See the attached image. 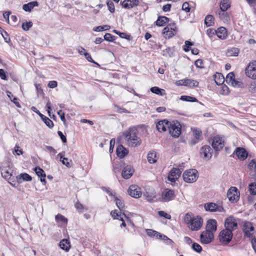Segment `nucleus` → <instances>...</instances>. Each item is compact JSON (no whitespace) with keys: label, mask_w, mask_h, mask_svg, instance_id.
<instances>
[{"label":"nucleus","mask_w":256,"mask_h":256,"mask_svg":"<svg viewBox=\"0 0 256 256\" xmlns=\"http://www.w3.org/2000/svg\"><path fill=\"white\" fill-rule=\"evenodd\" d=\"M184 222L192 231H197L202 227L203 224L202 218L199 216H192V214L186 213L184 218Z\"/></svg>","instance_id":"1"},{"label":"nucleus","mask_w":256,"mask_h":256,"mask_svg":"<svg viewBox=\"0 0 256 256\" xmlns=\"http://www.w3.org/2000/svg\"><path fill=\"white\" fill-rule=\"evenodd\" d=\"M122 135L129 145L135 147L140 145L141 140L138 136V130L136 127L130 128L128 130L123 132Z\"/></svg>","instance_id":"2"},{"label":"nucleus","mask_w":256,"mask_h":256,"mask_svg":"<svg viewBox=\"0 0 256 256\" xmlns=\"http://www.w3.org/2000/svg\"><path fill=\"white\" fill-rule=\"evenodd\" d=\"M198 176V172L196 169L186 170L182 174L184 180L188 183L195 182L197 180Z\"/></svg>","instance_id":"3"},{"label":"nucleus","mask_w":256,"mask_h":256,"mask_svg":"<svg viewBox=\"0 0 256 256\" xmlns=\"http://www.w3.org/2000/svg\"><path fill=\"white\" fill-rule=\"evenodd\" d=\"M244 71L246 76L256 80V60L250 62L245 68Z\"/></svg>","instance_id":"4"},{"label":"nucleus","mask_w":256,"mask_h":256,"mask_svg":"<svg viewBox=\"0 0 256 256\" xmlns=\"http://www.w3.org/2000/svg\"><path fill=\"white\" fill-rule=\"evenodd\" d=\"M169 133L172 137L178 138L181 134L182 126L180 122H170V126L168 127Z\"/></svg>","instance_id":"5"},{"label":"nucleus","mask_w":256,"mask_h":256,"mask_svg":"<svg viewBox=\"0 0 256 256\" xmlns=\"http://www.w3.org/2000/svg\"><path fill=\"white\" fill-rule=\"evenodd\" d=\"M232 236V232L230 230H228V229L222 230L220 232L218 236L220 241L225 244H228L230 242Z\"/></svg>","instance_id":"6"},{"label":"nucleus","mask_w":256,"mask_h":256,"mask_svg":"<svg viewBox=\"0 0 256 256\" xmlns=\"http://www.w3.org/2000/svg\"><path fill=\"white\" fill-rule=\"evenodd\" d=\"M176 27L174 23L168 24L162 30L164 38L168 39L172 38L176 34Z\"/></svg>","instance_id":"7"},{"label":"nucleus","mask_w":256,"mask_h":256,"mask_svg":"<svg viewBox=\"0 0 256 256\" xmlns=\"http://www.w3.org/2000/svg\"><path fill=\"white\" fill-rule=\"evenodd\" d=\"M240 192L236 187H231L227 192V196L232 202H236L240 198Z\"/></svg>","instance_id":"8"},{"label":"nucleus","mask_w":256,"mask_h":256,"mask_svg":"<svg viewBox=\"0 0 256 256\" xmlns=\"http://www.w3.org/2000/svg\"><path fill=\"white\" fill-rule=\"evenodd\" d=\"M214 234L212 232L205 230L203 231L200 235V240L202 244H208L214 240Z\"/></svg>","instance_id":"9"},{"label":"nucleus","mask_w":256,"mask_h":256,"mask_svg":"<svg viewBox=\"0 0 256 256\" xmlns=\"http://www.w3.org/2000/svg\"><path fill=\"white\" fill-rule=\"evenodd\" d=\"M224 226L225 229L230 230L232 232L238 227V223L236 218L232 216L228 218L225 220Z\"/></svg>","instance_id":"10"},{"label":"nucleus","mask_w":256,"mask_h":256,"mask_svg":"<svg viewBox=\"0 0 256 256\" xmlns=\"http://www.w3.org/2000/svg\"><path fill=\"white\" fill-rule=\"evenodd\" d=\"M174 191L169 188L164 189L162 194V198L164 202L170 201L174 198Z\"/></svg>","instance_id":"11"},{"label":"nucleus","mask_w":256,"mask_h":256,"mask_svg":"<svg viewBox=\"0 0 256 256\" xmlns=\"http://www.w3.org/2000/svg\"><path fill=\"white\" fill-rule=\"evenodd\" d=\"M128 192L132 197L134 198H139L142 196L140 188L136 185H131L130 186Z\"/></svg>","instance_id":"12"},{"label":"nucleus","mask_w":256,"mask_h":256,"mask_svg":"<svg viewBox=\"0 0 256 256\" xmlns=\"http://www.w3.org/2000/svg\"><path fill=\"white\" fill-rule=\"evenodd\" d=\"M212 150L210 146L205 145L200 150V155L204 159L208 160L212 156Z\"/></svg>","instance_id":"13"},{"label":"nucleus","mask_w":256,"mask_h":256,"mask_svg":"<svg viewBox=\"0 0 256 256\" xmlns=\"http://www.w3.org/2000/svg\"><path fill=\"white\" fill-rule=\"evenodd\" d=\"M31 110L40 117L42 121L49 128H53L54 122L50 119L41 114L35 106H32Z\"/></svg>","instance_id":"14"},{"label":"nucleus","mask_w":256,"mask_h":256,"mask_svg":"<svg viewBox=\"0 0 256 256\" xmlns=\"http://www.w3.org/2000/svg\"><path fill=\"white\" fill-rule=\"evenodd\" d=\"M182 171L178 168H173L170 172L168 178L171 182H175L180 176Z\"/></svg>","instance_id":"15"},{"label":"nucleus","mask_w":256,"mask_h":256,"mask_svg":"<svg viewBox=\"0 0 256 256\" xmlns=\"http://www.w3.org/2000/svg\"><path fill=\"white\" fill-rule=\"evenodd\" d=\"M212 146L216 151H220L224 146V142L218 136H214L212 140Z\"/></svg>","instance_id":"16"},{"label":"nucleus","mask_w":256,"mask_h":256,"mask_svg":"<svg viewBox=\"0 0 256 256\" xmlns=\"http://www.w3.org/2000/svg\"><path fill=\"white\" fill-rule=\"evenodd\" d=\"M134 170L132 166L128 165L122 170V176L124 179L130 178L133 174Z\"/></svg>","instance_id":"17"},{"label":"nucleus","mask_w":256,"mask_h":256,"mask_svg":"<svg viewBox=\"0 0 256 256\" xmlns=\"http://www.w3.org/2000/svg\"><path fill=\"white\" fill-rule=\"evenodd\" d=\"M170 126V122L166 120L159 121L156 124V128L158 132H163L166 130Z\"/></svg>","instance_id":"18"},{"label":"nucleus","mask_w":256,"mask_h":256,"mask_svg":"<svg viewBox=\"0 0 256 256\" xmlns=\"http://www.w3.org/2000/svg\"><path fill=\"white\" fill-rule=\"evenodd\" d=\"M254 230V228L251 222L246 221L244 223L243 230L245 236L250 238L252 236V234L250 232H252Z\"/></svg>","instance_id":"19"},{"label":"nucleus","mask_w":256,"mask_h":256,"mask_svg":"<svg viewBox=\"0 0 256 256\" xmlns=\"http://www.w3.org/2000/svg\"><path fill=\"white\" fill-rule=\"evenodd\" d=\"M234 153L236 154L238 158L240 160H245L248 156L247 151L243 148L238 147Z\"/></svg>","instance_id":"20"},{"label":"nucleus","mask_w":256,"mask_h":256,"mask_svg":"<svg viewBox=\"0 0 256 256\" xmlns=\"http://www.w3.org/2000/svg\"><path fill=\"white\" fill-rule=\"evenodd\" d=\"M139 4L138 0H124L122 2V6L126 8L130 9Z\"/></svg>","instance_id":"21"},{"label":"nucleus","mask_w":256,"mask_h":256,"mask_svg":"<svg viewBox=\"0 0 256 256\" xmlns=\"http://www.w3.org/2000/svg\"><path fill=\"white\" fill-rule=\"evenodd\" d=\"M217 230V222L214 219H210L208 220L206 226V230L210 232H214Z\"/></svg>","instance_id":"22"},{"label":"nucleus","mask_w":256,"mask_h":256,"mask_svg":"<svg viewBox=\"0 0 256 256\" xmlns=\"http://www.w3.org/2000/svg\"><path fill=\"white\" fill-rule=\"evenodd\" d=\"M116 153L118 157L122 158L128 154V150L122 145L120 144L116 148Z\"/></svg>","instance_id":"23"},{"label":"nucleus","mask_w":256,"mask_h":256,"mask_svg":"<svg viewBox=\"0 0 256 256\" xmlns=\"http://www.w3.org/2000/svg\"><path fill=\"white\" fill-rule=\"evenodd\" d=\"M0 170L2 176L4 178H10L12 176L11 170L9 166H0Z\"/></svg>","instance_id":"24"},{"label":"nucleus","mask_w":256,"mask_h":256,"mask_svg":"<svg viewBox=\"0 0 256 256\" xmlns=\"http://www.w3.org/2000/svg\"><path fill=\"white\" fill-rule=\"evenodd\" d=\"M16 181L18 184H21L24 181L29 182L32 180V176L27 173H22L16 176Z\"/></svg>","instance_id":"25"},{"label":"nucleus","mask_w":256,"mask_h":256,"mask_svg":"<svg viewBox=\"0 0 256 256\" xmlns=\"http://www.w3.org/2000/svg\"><path fill=\"white\" fill-rule=\"evenodd\" d=\"M218 37L221 40H225L227 37V30L224 27H220L216 30Z\"/></svg>","instance_id":"26"},{"label":"nucleus","mask_w":256,"mask_h":256,"mask_svg":"<svg viewBox=\"0 0 256 256\" xmlns=\"http://www.w3.org/2000/svg\"><path fill=\"white\" fill-rule=\"evenodd\" d=\"M170 21L169 18L165 16H159L156 22V26H165Z\"/></svg>","instance_id":"27"},{"label":"nucleus","mask_w":256,"mask_h":256,"mask_svg":"<svg viewBox=\"0 0 256 256\" xmlns=\"http://www.w3.org/2000/svg\"><path fill=\"white\" fill-rule=\"evenodd\" d=\"M38 3L36 1H33L24 4L22 6L23 10L27 12H30L32 10L35 6H38Z\"/></svg>","instance_id":"28"},{"label":"nucleus","mask_w":256,"mask_h":256,"mask_svg":"<svg viewBox=\"0 0 256 256\" xmlns=\"http://www.w3.org/2000/svg\"><path fill=\"white\" fill-rule=\"evenodd\" d=\"M214 78L217 85L222 84L225 81V78L221 73L216 72L214 76Z\"/></svg>","instance_id":"29"},{"label":"nucleus","mask_w":256,"mask_h":256,"mask_svg":"<svg viewBox=\"0 0 256 256\" xmlns=\"http://www.w3.org/2000/svg\"><path fill=\"white\" fill-rule=\"evenodd\" d=\"M59 246L62 249L66 250V252L68 251L70 247V242L67 239H64L62 240L59 244Z\"/></svg>","instance_id":"30"},{"label":"nucleus","mask_w":256,"mask_h":256,"mask_svg":"<svg viewBox=\"0 0 256 256\" xmlns=\"http://www.w3.org/2000/svg\"><path fill=\"white\" fill-rule=\"evenodd\" d=\"M220 6L221 11L226 12L230 8V2L229 0H221Z\"/></svg>","instance_id":"31"},{"label":"nucleus","mask_w":256,"mask_h":256,"mask_svg":"<svg viewBox=\"0 0 256 256\" xmlns=\"http://www.w3.org/2000/svg\"><path fill=\"white\" fill-rule=\"evenodd\" d=\"M218 205L212 202L206 204L204 205V208L206 211L216 212L218 210Z\"/></svg>","instance_id":"32"},{"label":"nucleus","mask_w":256,"mask_h":256,"mask_svg":"<svg viewBox=\"0 0 256 256\" xmlns=\"http://www.w3.org/2000/svg\"><path fill=\"white\" fill-rule=\"evenodd\" d=\"M152 92L159 96H163L166 94L165 90L158 86H154L150 89Z\"/></svg>","instance_id":"33"},{"label":"nucleus","mask_w":256,"mask_h":256,"mask_svg":"<svg viewBox=\"0 0 256 256\" xmlns=\"http://www.w3.org/2000/svg\"><path fill=\"white\" fill-rule=\"evenodd\" d=\"M146 234L151 237H155L157 238H162V234L152 230H146Z\"/></svg>","instance_id":"34"},{"label":"nucleus","mask_w":256,"mask_h":256,"mask_svg":"<svg viewBox=\"0 0 256 256\" xmlns=\"http://www.w3.org/2000/svg\"><path fill=\"white\" fill-rule=\"evenodd\" d=\"M192 132L194 133V135L196 139V140H192L191 143L192 144H194L198 142V140L200 139V138L201 136L202 132V131L200 129H198V128L194 129Z\"/></svg>","instance_id":"35"},{"label":"nucleus","mask_w":256,"mask_h":256,"mask_svg":"<svg viewBox=\"0 0 256 256\" xmlns=\"http://www.w3.org/2000/svg\"><path fill=\"white\" fill-rule=\"evenodd\" d=\"M144 196L150 202H153L156 198L155 192H146L144 194Z\"/></svg>","instance_id":"36"},{"label":"nucleus","mask_w":256,"mask_h":256,"mask_svg":"<svg viewBox=\"0 0 256 256\" xmlns=\"http://www.w3.org/2000/svg\"><path fill=\"white\" fill-rule=\"evenodd\" d=\"M148 160L150 164H154L156 162V152H149L148 154Z\"/></svg>","instance_id":"37"},{"label":"nucleus","mask_w":256,"mask_h":256,"mask_svg":"<svg viewBox=\"0 0 256 256\" xmlns=\"http://www.w3.org/2000/svg\"><path fill=\"white\" fill-rule=\"evenodd\" d=\"M204 24L206 26H210L214 24V18L212 15H208L204 20Z\"/></svg>","instance_id":"38"},{"label":"nucleus","mask_w":256,"mask_h":256,"mask_svg":"<svg viewBox=\"0 0 256 256\" xmlns=\"http://www.w3.org/2000/svg\"><path fill=\"white\" fill-rule=\"evenodd\" d=\"M114 201L116 202V204L118 208H119L120 212L124 211V202L119 198L116 196H114Z\"/></svg>","instance_id":"39"},{"label":"nucleus","mask_w":256,"mask_h":256,"mask_svg":"<svg viewBox=\"0 0 256 256\" xmlns=\"http://www.w3.org/2000/svg\"><path fill=\"white\" fill-rule=\"evenodd\" d=\"M112 32L118 35L121 38L128 40H130V35L127 34L126 33L122 32L116 30H112Z\"/></svg>","instance_id":"40"},{"label":"nucleus","mask_w":256,"mask_h":256,"mask_svg":"<svg viewBox=\"0 0 256 256\" xmlns=\"http://www.w3.org/2000/svg\"><path fill=\"white\" fill-rule=\"evenodd\" d=\"M180 100L183 101L190 102H198V100L196 98L188 96H182L180 98Z\"/></svg>","instance_id":"41"},{"label":"nucleus","mask_w":256,"mask_h":256,"mask_svg":"<svg viewBox=\"0 0 256 256\" xmlns=\"http://www.w3.org/2000/svg\"><path fill=\"white\" fill-rule=\"evenodd\" d=\"M248 191L251 195H256V182H252L249 184Z\"/></svg>","instance_id":"42"},{"label":"nucleus","mask_w":256,"mask_h":256,"mask_svg":"<svg viewBox=\"0 0 256 256\" xmlns=\"http://www.w3.org/2000/svg\"><path fill=\"white\" fill-rule=\"evenodd\" d=\"M234 80V74L233 72H230L226 76L225 80L226 83L232 84Z\"/></svg>","instance_id":"43"},{"label":"nucleus","mask_w":256,"mask_h":256,"mask_svg":"<svg viewBox=\"0 0 256 256\" xmlns=\"http://www.w3.org/2000/svg\"><path fill=\"white\" fill-rule=\"evenodd\" d=\"M110 26L108 25H104L102 26H98L93 28V30L95 32H102L103 30H108Z\"/></svg>","instance_id":"44"},{"label":"nucleus","mask_w":256,"mask_h":256,"mask_svg":"<svg viewBox=\"0 0 256 256\" xmlns=\"http://www.w3.org/2000/svg\"><path fill=\"white\" fill-rule=\"evenodd\" d=\"M34 170L38 176H39V177H42V176L46 177V174H45L44 171L40 167H38V166L34 168Z\"/></svg>","instance_id":"45"},{"label":"nucleus","mask_w":256,"mask_h":256,"mask_svg":"<svg viewBox=\"0 0 256 256\" xmlns=\"http://www.w3.org/2000/svg\"><path fill=\"white\" fill-rule=\"evenodd\" d=\"M58 156L60 158V161L62 162L63 164L66 165L68 167L70 166V164L68 162V158H64V155L62 153H59Z\"/></svg>","instance_id":"46"},{"label":"nucleus","mask_w":256,"mask_h":256,"mask_svg":"<svg viewBox=\"0 0 256 256\" xmlns=\"http://www.w3.org/2000/svg\"><path fill=\"white\" fill-rule=\"evenodd\" d=\"M116 39V37L110 33H106L104 36V40L109 42H113Z\"/></svg>","instance_id":"47"},{"label":"nucleus","mask_w":256,"mask_h":256,"mask_svg":"<svg viewBox=\"0 0 256 256\" xmlns=\"http://www.w3.org/2000/svg\"><path fill=\"white\" fill-rule=\"evenodd\" d=\"M164 56H169L170 57H172L174 55V50L173 48H166L164 51Z\"/></svg>","instance_id":"48"},{"label":"nucleus","mask_w":256,"mask_h":256,"mask_svg":"<svg viewBox=\"0 0 256 256\" xmlns=\"http://www.w3.org/2000/svg\"><path fill=\"white\" fill-rule=\"evenodd\" d=\"M186 84L187 86L190 88L197 87L198 85V82L193 80L187 79Z\"/></svg>","instance_id":"49"},{"label":"nucleus","mask_w":256,"mask_h":256,"mask_svg":"<svg viewBox=\"0 0 256 256\" xmlns=\"http://www.w3.org/2000/svg\"><path fill=\"white\" fill-rule=\"evenodd\" d=\"M192 248L198 253H200L202 251V246L196 242H194L192 244Z\"/></svg>","instance_id":"50"},{"label":"nucleus","mask_w":256,"mask_h":256,"mask_svg":"<svg viewBox=\"0 0 256 256\" xmlns=\"http://www.w3.org/2000/svg\"><path fill=\"white\" fill-rule=\"evenodd\" d=\"M56 220L57 222H62V223L66 224L68 222V220L64 216L60 214H58L56 216Z\"/></svg>","instance_id":"51"},{"label":"nucleus","mask_w":256,"mask_h":256,"mask_svg":"<svg viewBox=\"0 0 256 256\" xmlns=\"http://www.w3.org/2000/svg\"><path fill=\"white\" fill-rule=\"evenodd\" d=\"M32 26V22H23L22 24V28L25 30H28Z\"/></svg>","instance_id":"52"},{"label":"nucleus","mask_w":256,"mask_h":256,"mask_svg":"<svg viewBox=\"0 0 256 256\" xmlns=\"http://www.w3.org/2000/svg\"><path fill=\"white\" fill-rule=\"evenodd\" d=\"M106 4L110 12L112 13L114 12L115 8L113 2L111 0H108L106 2Z\"/></svg>","instance_id":"53"},{"label":"nucleus","mask_w":256,"mask_h":256,"mask_svg":"<svg viewBox=\"0 0 256 256\" xmlns=\"http://www.w3.org/2000/svg\"><path fill=\"white\" fill-rule=\"evenodd\" d=\"M122 212H120V214L117 212L116 210H114L111 212L110 214L114 219L119 220L121 217Z\"/></svg>","instance_id":"54"},{"label":"nucleus","mask_w":256,"mask_h":256,"mask_svg":"<svg viewBox=\"0 0 256 256\" xmlns=\"http://www.w3.org/2000/svg\"><path fill=\"white\" fill-rule=\"evenodd\" d=\"M158 214L160 217H164V218L168 219V220H170L171 218L170 215L166 213L164 211H162V210L158 211Z\"/></svg>","instance_id":"55"},{"label":"nucleus","mask_w":256,"mask_h":256,"mask_svg":"<svg viewBox=\"0 0 256 256\" xmlns=\"http://www.w3.org/2000/svg\"><path fill=\"white\" fill-rule=\"evenodd\" d=\"M220 15V18L223 20H228V14L226 12H220L218 13Z\"/></svg>","instance_id":"56"},{"label":"nucleus","mask_w":256,"mask_h":256,"mask_svg":"<svg viewBox=\"0 0 256 256\" xmlns=\"http://www.w3.org/2000/svg\"><path fill=\"white\" fill-rule=\"evenodd\" d=\"M4 34H2V32H1L0 34H1L2 36L3 37L4 39V41L7 43L10 42V38L8 34L6 31H4Z\"/></svg>","instance_id":"57"},{"label":"nucleus","mask_w":256,"mask_h":256,"mask_svg":"<svg viewBox=\"0 0 256 256\" xmlns=\"http://www.w3.org/2000/svg\"><path fill=\"white\" fill-rule=\"evenodd\" d=\"M231 84L234 86H237L238 88H242L244 86V84L242 82L236 80L235 79Z\"/></svg>","instance_id":"58"},{"label":"nucleus","mask_w":256,"mask_h":256,"mask_svg":"<svg viewBox=\"0 0 256 256\" xmlns=\"http://www.w3.org/2000/svg\"><path fill=\"white\" fill-rule=\"evenodd\" d=\"M230 91L228 88L225 84L222 85V92L221 94H228Z\"/></svg>","instance_id":"59"},{"label":"nucleus","mask_w":256,"mask_h":256,"mask_svg":"<svg viewBox=\"0 0 256 256\" xmlns=\"http://www.w3.org/2000/svg\"><path fill=\"white\" fill-rule=\"evenodd\" d=\"M76 208L80 212H82L84 209V206L79 202H77L75 204Z\"/></svg>","instance_id":"60"},{"label":"nucleus","mask_w":256,"mask_h":256,"mask_svg":"<svg viewBox=\"0 0 256 256\" xmlns=\"http://www.w3.org/2000/svg\"><path fill=\"white\" fill-rule=\"evenodd\" d=\"M84 55L85 58L90 62L96 64V62L92 60L91 56L88 52H84Z\"/></svg>","instance_id":"61"},{"label":"nucleus","mask_w":256,"mask_h":256,"mask_svg":"<svg viewBox=\"0 0 256 256\" xmlns=\"http://www.w3.org/2000/svg\"><path fill=\"white\" fill-rule=\"evenodd\" d=\"M216 30L212 28H208L206 30V34L210 37H212L213 35L216 34Z\"/></svg>","instance_id":"62"},{"label":"nucleus","mask_w":256,"mask_h":256,"mask_svg":"<svg viewBox=\"0 0 256 256\" xmlns=\"http://www.w3.org/2000/svg\"><path fill=\"white\" fill-rule=\"evenodd\" d=\"M194 64L197 68H202L204 67L203 61L200 59H198L196 60Z\"/></svg>","instance_id":"63"},{"label":"nucleus","mask_w":256,"mask_h":256,"mask_svg":"<svg viewBox=\"0 0 256 256\" xmlns=\"http://www.w3.org/2000/svg\"><path fill=\"white\" fill-rule=\"evenodd\" d=\"M182 10L186 11V12L190 11V8L189 7V4L188 2H184L182 6Z\"/></svg>","instance_id":"64"}]
</instances>
